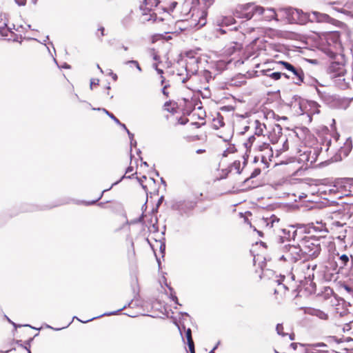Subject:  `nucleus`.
Listing matches in <instances>:
<instances>
[{"label": "nucleus", "mask_w": 353, "mask_h": 353, "mask_svg": "<svg viewBox=\"0 0 353 353\" xmlns=\"http://www.w3.org/2000/svg\"><path fill=\"white\" fill-rule=\"evenodd\" d=\"M301 243L304 256L308 259L318 257L322 250V244H324L322 239L313 236H305L301 240Z\"/></svg>", "instance_id": "1"}, {"label": "nucleus", "mask_w": 353, "mask_h": 353, "mask_svg": "<svg viewBox=\"0 0 353 353\" xmlns=\"http://www.w3.org/2000/svg\"><path fill=\"white\" fill-rule=\"evenodd\" d=\"M140 8L142 11L140 17V20L142 23H156L163 21H167L168 23L170 24L172 21V17L170 13L168 11H163L159 15L157 14L154 11H152V8H147L143 6H140Z\"/></svg>", "instance_id": "2"}, {"label": "nucleus", "mask_w": 353, "mask_h": 353, "mask_svg": "<svg viewBox=\"0 0 353 353\" xmlns=\"http://www.w3.org/2000/svg\"><path fill=\"white\" fill-rule=\"evenodd\" d=\"M242 170L241 161L235 160L226 169L221 170V178H229L232 181L233 188L239 187V185H234V182L239 179H243L241 175Z\"/></svg>", "instance_id": "3"}, {"label": "nucleus", "mask_w": 353, "mask_h": 353, "mask_svg": "<svg viewBox=\"0 0 353 353\" xmlns=\"http://www.w3.org/2000/svg\"><path fill=\"white\" fill-rule=\"evenodd\" d=\"M304 254L301 249V243H300L298 245H288L285 246L281 259L287 262L296 263L302 260Z\"/></svg>", "instance_id": "4"}, {"label": "nucleus", "mask_w": 353, "mask_h": 353, "mask_svg": "<svg viewBox=\"0 0 353 353\" xmlns=\"http://www.w3.org/2000/svg\"><path fill=\"white\" fill-rule=\"evenodd\" d=\"M317 298L319 302L323 303L322 307L324 310H323L319 308L312 306L305 307L303 308L304 313L306 314L315 316L322 320H327L328 319V314L325 312V310L327 306V301L329 299H325V296L323 295H319L318 296Z\"/></svg>", "instance_id": "5"}, {"label": "nucleus", "mask_w": 353, "mask_h": 353, "mask_svg": "<svg viewBox=\"0 0 353 353\" xmlns=\"http://www.w3.org/2000/svg\"><path fill=\"white\" fill-rule=\"evenodd\" d=\"M316 267V264H312L308 258L303 259L299 263H297L292 270L296 274L303 276L304 278L307 276L310 277L311 275H314L313 272Z\"/></svg>", "instance_id": "6"}, {"label": "nucleus", "mask_w": 353, "mask_h": 353, "mask_svg": "<svg viewBox=\"0 0 353 353\" xmlns=\"http://www.w3.org/2000/svg\"><path fill=\"white\" fill-rule=\"evenodd\" d=\"M256 6L254 3H247L239 6L234 12V17L239 19H250L256 14Z\"/></svg>", "instance_id": "7"}, {"label": "nucleus", "mask_w": 353, "mask_h": 353, "mask_svg": "<svg viewBox=\"0 0 353 353\" xmlns=\"http://www.w3.org/2000/svg\"><path fill=\"white\" fill-rule=\"evenodd\" d=\"M282 136V128L279 124H269L266 131V139L274 144Z\"/></svg>", "instance_id": "8"}, {"label": "nucleus", "mask_w": 353, "mask_h": 353, "mask_svg": "<svg viewBox=\"0 0 353 353\" xmlns=\"http://www.w3.org/2000/svg\"><path fill=\"white\" fill-rule=\"evenodd\" d=\"M256 14L261 16V18L267 21L273 19L278 21L276 12L273 8H265L262 6H257Z\"/></svg>", "instance_id": "9"}, {"label": "nucleus", "mask_w": 353, "mask_h": 353, "mask_svg": "<svg viewBox=\"0 0 353 353\" xmlns=\"http://www.w3.org/2000/svg\"><path fill=\"white\" fill-rule=\"evenodd\" d=\"M263 139H266V138H258L256 135L250 136L243 143L246 148V154H250L252 150L256 152L257 150V145L261 144Z\"/></svg>", "instance_id": "10"}, {"label": "nucleus", "mask_w": 353, "mask_h": 353, "mask_svg": "<svg viewBox=\"0 0 353 353\" xmlns=\"http://www.w3.org/2000/svg\"><path fill=\"white\" fill-rule=\"evenodd\" d=\"M219 137L222 138L227 145V148L223 150L222 156L223 157H228L230 154H234L236 152V149L234 144L228 143V141L231 139L232 134H229L227 135L219 134Z\"/></svg>", "instance_id": "11"}, {"label": "nucleus", "mask_w": 353, "mask_h": 353, "mask_svg": "<svg viewBox=\"0 0 353 353\" xmlns=\"http://www.w3.org/2000/svg\"><path fill=\"white\" fill-rule=\"evenodd\" d=\"M254 134L258 138H266L267 125L259 120L254 121Z\"/></svg>", "instance_id": "12"}, {"label": "nucleus", "mask_w": 353, "mask_h": 353, "mask_svg": "<svg viewBox=\"0 0 353 353\" xmlns=\"http://www.w3.org/2000/svg\"><path fill=\"white\" fill-rule=\"evenodd\" d=\"M180 332H182L183 330L185 332V339L187 340V344L188 345V348L190 353H195L194 350V343L192 336V330L190 328L185 329V327L183 325L182 327H179Z\"/></svg>", "instance_id": "13"}, {"label": "nucleus", "mask_w": 353, "mask_h": 353, "mask_svg": "<svg viewBox=\"0 0 353 353\" xmlns=\"http://www.w3.org/2000/svg\"><path fill=\"white\" fill-rule=\"evenodd\" d=\"M172 22L169 24L167 21H163L161 22H156L157 23H160V28L162 31L165 34L174 33L176 32L175 26L176 23L175 22L174 18L172 17Z\"/></svg>", "instance_id": "14"}, {"label": "nucleus", "mask_w": 353, "mask_h": 353, "mask_svg": "<svg viewBox=\"0 0 353 353\" xmlns=\"http://www.w3.org/2000/svg\"><path fill=\"white\" fill-rule=\"evenodd\" d=\"M330 4L334 5H343V8H338L337 10L341 12H345V8L351 9L353 8V0H330L329 2Z\"/></svg>", "instance_id": "15"}, {"label": "nucleus", "mask_w": 353, "mask_h": 353, "mask_svg": "<svg viewBox=\"0 0 353 353\" xmlns=\"http://www.w3.org/2000/svg\"><path fill=\"white\" fill-rule=\"evenodd\" d=\"M290 71L294 75V79H296V83L297 85H301L304 81L305 74L301 68L293 66L292 69Z\"/></svg>", "instance_id": "16"}, {"label": "nucleus", "mask_w": 353, "mask_h": 353, "mask_svg": "<svg viewBox=\"0 0 353 353\" xmlns=\"http://www.w3.org/2000/svg\"><path fill=\"white\" fill-rule=\"evenodd\" d=\"M261 172V170L259 168H256L253 170V172L251 173L250 176L247 178L244 179H239L235 181L234 185H241L243 183H245L246 182L249 181L250 179H254L259 176Z\"/></svg>", "instance_id": "17"}, {"label": "nucleus", "mask_w": 353, "mask_h": 353, "mask_svg": "<svg viewBox=\"0 0 353 353\" xmlns=\"http://www.w3.org/2000/svg\"><path fill=\"white\" fill-rule=\"evenodd\" d=\"M268 139H263L261 144L257 145V151L265 152V154L268 157L272 155V151L270 146V144L267 143Z\"/></svg>", "instance_id": "18"}, {"label": "nucleus", "mask_w": 353, "mask_h": 353, "mask_svg": "<svg viewBox=\"0 0 353 353\" xmlns=\"http://www.w3.org/2000/svg\"><path fill=\"white\" fill-rule=\"evenodd\" d=\"M225 125L223 121V117L220 114L217 113L216 116L212 119V125L214 129H219L221 127H223Z\"/></svg>", "instance_id": "19"}, {"label": "nucleus", "mask_w": 353, "mask_h": 353, "mask_svg": "<svg viewBox=\"0 0 353 353\" xmlns=\"http://www.w3.org/2000/svg\"><path fill=\"white\" fill-rule=\"evenodd\" d=\"M312 17L314 20L317 22H329L330 17L326 14H322L318 12H312Z\"/></svg>", "instance_id": "20"}, {"label": "nucleus", "mask_w": 353, "mask_h": 353, "mask_svg": "<svg viewBox=\"0 0 353 353\" xmlns=\"http://www.w3.org/2000/svg\"><path fill=\"white\" fill-rule=\"evenodd\" d=\"M277 286L274 288V294H280L281 296L285 294L288 291V287L279 281H277Z\"/></svg>", "instance_id": "21"}, {"label": "nucleus", "mask_w": 353, "mask_h": 353, "mask_svg": "<svg viewBox=\"0 0 353 353\" xmlns=\"http://www.w3.org/2000/svg\"><path fill=\"white\" fill-rule=\"evenodd\" d=\"M161 85L163 86L162 92L166 97H168L170 96L169 88H170V85L168 81H166L163 76H161Z\"/></svg>", "instance_id": "22"}, {"label": "nucleus", "mask_w": 353, "mask_h": 353, "mask_svg": "<svg viewBox=\"0 0 353 353\" xmlns=\"http://www.w3.org/2000/svg\"><path fill=\"white\" fill-rule=\"evenodd\" d=\"M309 225H310V228H313L316 231H327L326 225L322 222L316 221V223H311Z\"/></svg>", "instance_id": "23"}, {"label": "nucleus", "mask_w": 353, "mask_h": 353, "mask_svg": "<svg viewBox=\"0 0 353 353\" xmlns=\"http://www.w3.org/2000/svg\"><path fill=\"white\" fill-rule=\"evenodd\" d=\"M159 3V0H142L141 6L147 8L156 7Z\"/></svg>", "instance_id": "24"}, {"label": "nucleus", "mask_w": 353, "mask_h": 353, "mask_svg": "<svg viewBox=\"0 0 353 353\" xmlns=\"http://www.w3.org/2000/svg\"><path fill=\"white\" fill-rule=\"evenodd\" d=\"M163 108L165 110L168 111V112H174L176 111V105L175 103H173L172 101H167L163 105Z\"/></svg>", "instance_id": "25"}, {"label": "nucleus", "mask_w": 353, "mask_h": 353, "mask_svg": "<svg viewBox=\"0 0 353 353\" xmlns=\"http://www.w3.org/2000/svg\"><path fill=\"white\" fill-rule=\"evenodd\" d=\"M349 262V257L346 254H342L339 258L338 264L339 265L340 268H343Z\"/></svg>", "instance_id": "26"}, {"label": "nucleus", "mask_w": 353, "mask_h": 353, "mask_svg": "<svg viewBox=\"0 0 353 353\" xmlns=\"http://www.w3.org/2000/svg\"><path fill=\"white\" fill-rule=\"evenodd\" d=\"M336 67H338V68H339L341 71H340V72H339V73H338L337 74H334V77L340 76V75H341V74H343V67L341 65H340V64H339V63H333L330 65V72H333V71H334V70Z\"/></svg>", "instance_id": "27"}, {"label": "nucleus", "mask_w": 353, "mask_h": 353, "mask_svg": "<svg viewBox=\"0 0 353 353\" xmlns=\"http://www.w3.org/2000/svg\"><path fill=\"white\" fill-rule=\"evenodd\" d=\"M281 75H282V74L280 72H274L267 74L268 77H270L271 79H272L275 81L280 79L281 77Z\"/></svg>", "instance_id": "28"}, {"label": "nucleus", "mask_w": 353, "mask_h": 353, "mask_svg": "<svg viewBox=\"0 0 353 353\" xmlns=\"http://www.w3.org/2000/svg\"><path fill=\"white\" fill-rule=\"evenodd\" d=\"M276 332L277 333L282 336H286L288 334L285 333L284 332V327H283V324H280L279 323L277 325H276Z\"/></svg>", "instance_id": "29"}, {"label": "nucleus", "mask_w": 353, "mask_h": 353, "mask_svg": "<svg viewBox=\"0 0 353 353\" xmlns=\"http://www.w3.org/2000/svg\"><path fill=\"white\" fill-rule=\"evenodd\" d=\"M176 123L181 125H185L188 122V119L185 116H181L180 117H176Z\"/></svg>", "instance_id": "30"}, {"label": "nucleus", "mask_w": 353, "mask_h": 353, "mask_svg": "<svg viewBox=\"0 0 353 353\" xmlns=\"http://www.w3.org/2000/svg\"><path fill=\"white\" fill-rule=\"evenodd\" d=\"M279 64L283 65L288 71H290L291 69H292V67L294 66L291 63H290L287 61H279Z\"/></svg>", "instance_id": "31"}, {"label": "nucleus", "mask_w": 353, "mask_h": 353, "mask_svg": "<svg viewBox=\"0 0 353 353\" xmlns=\"http://www.w3.org/2000/svg\"><path fill=\"white\" fill-rule=\"evenodd\" d=\"M135 256V251L133 243L130 245V248L128 252V258L129 259H133Z\"/></svg>", "instance_id": "32"}, {"label": "nucleus", "mask_w": 353, "mask_h": 353, "mask_svg": "<svg viewBox=\"0 0 353 353\" xmlns=\"http://www.w3.org/2000/svg\"><path fill=\"white\" fill-rule=\"evenodd\" d=\"M134 169L132 167H128L125 173V176L130 178L133 174Z\"/></svg>", "instance_id": "33"}, {"label": "nucleus", "mask_w": 353, "mask_h": 353, "mask_svg": "<svg viewBox=\"0 0 353 353\" xmlns=\"http://www.w3.org/2000/svg\"><path fill=\"white\" fill-rule=\"evenodd\" d=\"M99 80L98 79H92L90 81V88L92 89L94 87L99 85Z\"/></svg>", "instance_id": "34"}, {"label": "nucleus", "mask_w": 353, "mask_h": 353, "mask_svg": "<svg viewBox=\"0 0 353 353\" xmlns=\"http://www.w3.org/2000/svg\"><path fill=\"white\" fill-rule=\"evenodd\" d=\"M181 100L184 102L186 107L191 108L192 106V101L189 99L183 98Z\"/></svg>", "instance_id": "35"}, {"label": "nucleus", "mask_w": 353, "mask_h": 353, "mask_svg": "<svg viewBox=\"0 0 353 353\" xmlns=\"http://www.w3.org/2000/svg\"><path fill=\"white\" fill-rule=\"evenodd\" d=\"M310 347L313 349H315V348L319 347H326V345L323 343H317L310 345Z\"/></svg>", "instance_id": "36"}, {"label": "nucleus", "mask_w": 353, "mask_h": 353, "mask_svg": "<svg viewBox=\"0 0 353 353\" xmlns=\"http://www.w3.org/2000/svg\"><path fill=\"white\" fill-rule=\"evenodd\" d=\"M342 330L345 332H347V331H350L351 330V326H350V323H345L343 326H342Z\"/></svg>", "instance_id": "37"}, {"label": "nucleus", "mask_w": 353, "mask_h": 353, "mask_svg": "<svg viewBox=\"0 0 353 353\" xmlns=\"http://www.w3.org/2000/svg\"><path fill=\"white\" fill-rule=\"evenodd\" d=\"M234 51L240 50L243 48V45L239 42H234Z\"/></svg>", "instance_id": "38"}, {"label": "nucleus", "mask_w": 353, "mask_h": 353, "mask_svg": "<svg viewBox=\"0 0 353 353\" xmlns=\"http://www.w3.org/2000/svg\"><path fill=\"white\" fill-rule=\"evenodd\" d=\"M144 180H147V177L145 176H143L141 178L139 179V181L142 185V187L145 189V190H147V185L146 184H144Z\"/></svg>", "instance_id": "39"}, {"label": "nucleus", "mask_w": 353, "mask_h": 353, "mask_svg": "<svg viewBox=\"0 0 353 353\" xmlns=\"http://www.w3.org/2000/svg\"><path fill=\"white\" fill-rule=\"evenodd\" d=\"M128 63L133 64L139 70V71H141V68L140 67L139 63L137 61L132 60L130 61Z\"/></svg>", "instance_id": "40"}, {"label": "nucleus", "mask_w": 353, "mask_h": 353, "mask_svg": "<svg viewBox=\"0 0 353 353\" xmlns=\"http://www.w3.org/2000/svg\"><path fill=\"white\" fill-rule=\"evenodd\" d=\"M163 34H156V35H154L152 37V42L154 43L158 39H163Z\"/></svg>", "instance_id": "41"}, {"label": "nucleus", "mask_w": 353, "mask_h": 353, "mask_svg": "<svg viewBox=\"0 0 353 353\" xmlns=\"http://www.w3.org/2000/svg\"><path fill=\"white\" fill-rule=\"evenodd\" d=\"M33 2H36L37 0H31ZM16 3L19 6H24L26 3L27 0H15Z\"/></svg>", "instance_id": "42"}, {"label": "nucleus", "mask_w": 353, "mask_h": 353, "mask_svg": "<svg viewBox=\"0 0 353 353\" xmlns=\"http://www.w3.org/2000/svg\"><path fill=\"white\" fill-rule=\"evenodd\" d=\"M236 21H235V19L234 18H226L225 19V23L227 24V25H230V24H233Z\"/></svg>", "instance_id": "43"}, {"label": "nucleus", "mask_w": 353, "mask_h": 353, "mask_svg": "<svg viewBox=\"0 0 353 353\" xmlns=\"http://www.w3.org/2000/svg\"><path fill=\"white\" fill-rule=\"evenodd\" d=\"M288 148H289L288 141V139H285V141H284L283 145L282 150L286 151L288 150Z\"/></svg>", "instance_id": "44"}, {"label": "nucleus", "mask_w": 353, "mask_h": 353, "mask_svg": "<svg viewBox=\"0 0 353 353\" xmlns=\"http://www.w3.org/2000/svg\"><path fill=\"white\" fill-rule=\"evenodd\" d=\"M98 31L100 32V35H99V37L100 38L103 37L104 35H105V28L103 27V26H101L99 29H98Z\"/></svg>", "instance_id": "45"}, {"label": "nucleus", "mask_w": 353, "mask_h": 353, "mask_svg": "<svg viewBox=\"0 0 353 353\" xmlns=\"http://www.w3.org/2000/svg\"><path fill=\"white\" fill-rule=\"evenodd\" d=\"M117 50H123L124 51H127V50H128V46H124L123 44H121V45H119V46L117 48Z\"/></svg>", "instance_id": "46"}, {"label": "nucleus", "mask_w": 353, "mask_h": 353, "mask_svg": "<svg viewBox=\"0 0 353 353\" xmlns=\"http://www.w3.org/2000/svg\"><path fill=\"white\" fill-rule=\"evenodd\" d=\"M108 115L117 123L121 124L119 120L112 113H108Z\"/></svg>", "instance_id": "47"}, {"label": "nucleus", "mask_w": 353, "mask_h": 353, "mask_svg": "<svg viewBox=\"0 0 353 353\" xmlns=\"http://www.w3.org/2000/svg\"><path fill=\"white\" fill-rule=\"evenodd\" d=\"M274 117V112H272V111H269L268 112H267V114H266V118L268 119V117Z\"/></svg>", "instance_id": "48"}, {"label": "nucleus", "mask_w": 353, "mask_h": 353, "mask_svg": "<svg viewBox=\"0 0 353 353\" xmlns=\"http://www.w3.org/2000/svg\"><path fill=\"white\" fill-rule=\"evenodd\" d=\"M345 288L348 292L351 293L353 295V290L351 288L345 286Z\"/></svg>", "instance_id": "49"}, {"label": "nucleus", "mask_w": 353, "mask_h": 353, "mask_svg": "<svg viewBox=\"0 0 353 353\" xmlns=\"http://www.w3.org/2000/svg\"><path fill=\"white\" fill-rule=\"evenodd\" d=\"M196 152L197 154H202V153H204L205 152V149H199L196 151Z\"/></svg>", "instance_id": "50"}, {"label": "nucleus", "mask_w": 353, "mask_h": 353, "mask_svg": "<svg viewBox=\"0 0 353 353\" xmlns=\"http://www.w3.org/2000/svg\"><path fill=\"white\" fill-rule=\"evenodd\" d=\"M274 223V219H273V217H271L270 218V223H271V225L270 226V228L273 227Z\"/></svg>", "instance_id": "51"}, {"label": "nucleus", "mask_w": 353, "mask_h": 353, "mask_svg": "<svg viewBox=\"0 0 353 353\" xmlns=\"http://www.w3.org/2000/svg\"><path fill=\"white\" fill-rule=\"evenodd\" d=\"M261 158H262L263 161H265L266 159V156L265 155H262Z\"/></svg>", "instance_id": "52"}, {"label": "nucleus", "mask_w": 353, "mask_h": 353, "mask_svg": "<svg viewBox=\"0 0 353 353\" xmlns=\"http://www.w3.org/2000/svg\"><path fill=\"white\" fill-rule=\"evenodd\" d=\"M157 71L160 74H162L163 73V70H160V69H157Z\"/></svg>", "instance_id": "53"}, {"label": "nucleus", "mask_w": 353, "mask_h": 353, "mask_svg": "<svg viewBox=\"0 0 353 353\" xmlns=\"http://www.w3.org/2000/svg\"><path fill=\"white\" fill-rule=\"evenodd\" d=\"M210 353H214V350H211V351L210 352Z\"/></svg>", "instance_id": "54"}, {"label": "nucleus", "mask_w": 353, "mask_h": 353, "mask_svg": "<svg viewBox=\"0 0 353 353\" xmlns=\"http://www.w3.org/2000/svg\"><path fill=\"white\" fill-rule=\"evenodd\" d=\"M122 125H123L125 128H126V127H125V124H122Z\"/></svg>", "instance_id": "55"}]
</instances>
